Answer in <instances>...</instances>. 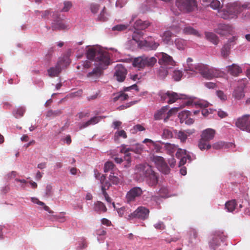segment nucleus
<instances>
[{
    "label": "nucleus",
    "mask_w": 250,
    "mask_h": 250,
    "mask_svg": "<svg viewBox=\"0 0 250 250\" xmlns=\"http://www.w3.org/2000/svg\"><path fill=\"white\" fill-rule=\"evenodd\" d=\"M144 56L136 58L133 62V65L139 69L145 68Z\"/></svg>",
    "instance_id": "bb28decb"
},
{
    "label": "nucleus",
    "mask_w": 250,
    "mask_h": 250,
    "mask_svg": "<svg viewBox=\"0 0 250 250\" xmlns=\"http://www.w3.org/2000/svg\"><path fill=\"white\" fill-rule=\"evenodd\" d=\"M114 165L111 162H107L104 164V172H107L111 170H112L114 167Z\"/></svg>",
    "instance_id": "6e6d98bb"
},
{
    "label": "nucleus",
    "mask_w": 250,
    "mask_h": 250,
    "mask_svg": "<svg viewBox=\"0 0 250 250\" xmlns=\"http://www.w3.org/2000/svg\"><path fill=\"white\" fill-rule=\"evenodd\" d=\"M153 161L156 164L158 169L163 173L168 174L170 172V169L165 161L163 157L158 156H154Z\"/></svg>",
    "instance_id": "6e6552de"
},
{
    "label": "nucleus",
    "mask_w": 250,
    "mask_h": 250,
    "mask_svg": "<svg viewBox=\"0 0 250 250\" xmlns=\"http://www.w3.org/2000/svg\"><path fill=\"white\" fill-rule=\"evenodd\" d=\"M175 44L178 49H183L186 45V41L182 39H176Z\"/></svg>",
    "instance_id": "09e8293b"
},
{
    "label": "nucleus",
    "mask_w": 250,
    "mask_h": 250,
    "mask_svg": "<svg viewBox=\"0 0 250 250\" xmlns=\"http://www.w3.org/2000/svg\"><path fill=\"white\" fill-rule=\"evenodd\" d=\"M198 147L201 150L205 149H209L211 148V145L209 144V142L204 140L201 137L198 143Z\"/></svg>",
    "instance_id": "c85d7f7f"
},
{
    "label": "nucleus",
    "mask_w": 250,
    "mask_h": 250,
    "mask_svg": "<svg viewBox=\"0 0 250 250\" xmlns=\"http://www.w3.org/2000/svg\"><path fill=\"white\" fill-rule=\"evenodd\" d=\"M158 57L159 58V63L167 68H171L175 65V62L173 60L172 57L166 53L161 52L159 53Z\"/></svg>",
    "instance_id": "423d86ee"
},
{
    "label": "nucleus",
    "mask_w": 250,
    "mask_h": 250,
    "mask_svg": "<svg viewBox=\"0 0 250 250\" xmlns=\"http://www.w3.org/2000/svg\"><path fill=\"white\" fill-rule=\"evenodd\" d=\"M222 233L217 232L214 234L211 241L209 242V247L212 250H216V249L219 246V239H221Z\"/></svg>",
    "instance_id": "a211bd4d"
},
{
    "label": "nucleus",
    "mask_w": 250,
    "mask_h": 250,
    "mask_svg": "<svg viewBox=\"0 0 250 250\" xmlns=\"http://www.w3.org/2000/svg\"><path fill=\"white\" fill-rule=\"evenodd\" d=\"M143 193L142 189L139 187L131 188L126 193V199L127 203L134 202L136 198L141 196Z\"/></svg>",
    "instance_id": "1a4fd4ad"
},
{
    "label": "nucleus",
    "mask_w": 250,
    "mask_h": 250,
    "mask_svg": "<svg viewBox=\"0 0 250 250\" xmlns=\"http://www.w3.org/2000/svg\"><path fill=\"white\" fill-rule=\"evenodd\" d=\"M168 108L169 106L168 105L162 107L154 114V119L156 120H160L162 119H164V118H166V113L168 110Z\"/></svg>",
    "instance_id": "393cba45"
},
{
    "label": "nucleus",
    "mask_w": 250,
    "mask_h": 250,
    "mask_svg": "<svg viewBox=\"0 0 250 250\" xmlns=\"http://www.w3.org/2000/svg\"><path fill=\"white\" fill-rule=\"evenodd\" d=\"M177 137L180 140L181 142L184 143L187 140L188 135L185 132L183 131H180L177 132Z\"/></svg>",
    "instance_id": "603ef678"
},
{
    "label": "nucleus",
    "mask_w": 250,
    "mask_h": 250,
    "mask_svg": "<svg viewBox=\"0 0 250 250\" xmlns=\"http://www.w3.org/2000/svg\"><path fill=\"white\" fill-rule=\"evenodd\" d=\"M127 74L126 68L122 64H117L115 67L114 77L119 82H123L125 79Z\"/></svg>",
    "instance_id": "9d476101"
},
{
    "label": "nucleus",
    "mask_w": 250,
    "mask_h": 250,
    "mask_svg": "<svg viewBox=\"0 0 250 250\" xmlns=\"http://www.w3.org/2000/svg\"><path fill=\"white\" fill-rule=\"evenodd\" d=\"M241 8L236 3H229L225 8L218 11V16L225 20H229L237 17Z\"/></svg>",
    "instance_id": "f03ea898"
},
{
    "label": "nucleus",
    "mask_w": 250,
    "mask_h": 250,
    "mask_svg": "<svg viewBox=\"0 0 250 250\" xmlns=\"http://www.w3.org/2000/svg\"><path fill=\"white\" fill-rule=\"evenodd\" d=\"M228 145L225 144L224 142L221 141L214 143L212 147L214 149H219L223 148L224 146H225V147H227Z\"/></svg>",
    "instance_id": "4d7b16f0"
},
{
    "label": "nucleus",
    "mask_w": 250,
    "mask_h": 250,
    "mask_svg": "<svg viewBox=\"0 0 250 250\" xmlns=\"http://www.w3.org/2000/svg\"><path fill=\"white\" fill-rule=\"evenodd\" d=\"M166 66L161 65L157 71V74L161 78H165L168 74L167 69Z\"/></svg>",
    "instance_id": "79ce46f5"
},
{
    "label": "nucleus",
    "mask_w": 250,
    "mask_h": 250,
    "mask_svg": "<svg viewBox=\"0 0 250 250\" xmlns=\"http://www.w3.org/2000/svg\"><path fill=\"white\" fill-rule=\"evenodd\" d=\"M64 62V60H60L57 62L56 65L54 67L50 68L47 70L49 76L51 77H57L62 71V66Z\"/></svg>",
    "instance_id": "2eb2a0df"
},
{
    "label": "nucleus",
    "mask_w": 250,
    "mask_h": 250,
    "mask_svg": "<svg viewBox=\"0 0 250 250\" xmlns=\"http://www.w3.org/2000/svg\"><path fill=\"white\" fill-rule=\"evenodd\" d=\"M152 167L148 164H139L135 167V173L140 178H145L149 172H151Z\"/></svg>",
    "instance_id": "0eeeda50"
},
{
    "label": "nucleus",
    "mask_w": 250,
    "mask_h": 250,
    "mask_svg": "<svg viewBox=\"0 0 250 250\" xmlns=\"http://www.w3.org/2000/svg\"><path fill=\"white\" fill-rule=\"evenodd\" d=\"M102 190L106 191L111 186L110 183L108 181H105L104 183H102Z\"/></svg>",
    "instance_id": "69168bd1"
},
{
    "label": "nucleus",
    "mask_w": 250,
    "mask_h": 250,
    "mask_svg": "<svg viewBox=\"0 0 250 250\" xmlns=\"http://www.w3.org/2000/svg\"><path fill=\"white\" fill-rule=\"evenodd\" d=\"M149 210L145 207H139L134 211L128 216L127 219L132 218H138L141 220H145L148 217Z\"/></svg>",
    "instance_id": "39448f33"
},
{
    "label": "nucleus",
    "mask_w": 250,
    "mask_h": 250,
    "mask_svg": "<svg viewBox=\"0 0 250 250\" xmlns=\"http://www.w3.org/2000/svg\"><path fill=\"white\" fill-rule=\"evenodd\" d=\"M62 113L61 110H57L53 111L52 110H49L46 113V117L47 118L50 117H55L56 116L60 115Z\"/></svg>",
    "instance_id": "a18cd8bd"
},
{
    "label": "nucleus",
    "mask_w": 250,
    "mask_h": 250,
    "mask_svg": "<svg viewBox=\"0 0 250 250\" xmlns=\"http://www.w3.org/2000/svg\"><path fill=\"white\" fill-rule=\"evenodd\" d=\"M162 137L165 139H170L172 138L173 133L172 131L168 128L164 129Z\"/></svg>",
    "instance_id": "3c124183"
},
{
    "label": "nucleus",
    "mask_w": 250,
    "mask_h": 250,
    "mask_svg": "<svg viewBox=\"0 0 250 250\" xmlns=\"http://www.w3.org/2000/svg\"><path fill=\"white\" fill-rule=\"evenodd\" d=\"M188 66L186 67V71H190L193 72H196V70L195 68L196 67L197 64L193 65L191 62H192V59L191 58H188L187 60Z\"/></svg>",
    "instance_id": "a19ab883"
},
{
    "label": "nucleus",
    "mask_w": 250,
    "mask_h": 250,
    "mask_svg": "<svg viewBox=\"0 0 250 250\" xmlns=\"http://www.w3.org/2000/svg\"><path fill=\"white\" fill-rule=\"evenodd\" d=\"M205 37L207 40L210 42L215 45H217L219 42L218 37L213 33L206 32L205 33Z\"/></svg>",
    "instance_id": "a878e982"
},
{
    "label": "nucleus",
    "mask_w": 250,
    "mask_h": 250,
    "mask_svg": "<svg viewBox=\"0 0 250 250\" xmlns=\"http://www.w3.org/2000/svg\"><path fill=\"white\" fill-rule=\"evenodd\" d=\"M25 112V109L23 107H20L13 111V114L15 118H19L22 117Z\"/></svg>",
    "instance_id": "58836bf2"
},
{
    "label": "nucleus",
    "mask_w": 250,
    "mask_h": 250,
    "mask_svg": "<svg viewBox=\"0 0 250 250\" xmlns=\"http://www.w3.org/2000/svg\"><path fill=\"white\" fill-rule=\"evenodd\" d=\"M173 34L170 30L165 31L161 36L163 42L167 44H170L173 43L172 37Z\"/></svg>",
    "instance_id": "412c9836"
},
{
    "label": "nucleus",
    "mask_w": 250,
    "mask_h": 250,
    "mask_svg": "<svg viewBox=\"0 0 250 250\" xmlns=\"http://www.w3.org/2000/svg\"><path fill=\"white\" fill-rule=\"evenodd\" d=\"M144 64L145 67L153 66L157 62V60L155 57H147L144 56Z\"/></svg>",
    "instance_id": "7c9ffc66"
},
{
    "label": "nucleus",
    "mask_w": 250,
    "mask_h": 250,
    "mask_svg": "<svg viewBox=\"0 0 250 250\" xmlns=\"http://www.w3.org/2000/svg\"><path fill=\"white\" fill-rule=\"evenodd\" d=\"M228 72L231 75L236 77L242 72V68L237 64L233 63L227 66Z\"/></svg>",
    "instance_id": "f3484780"
},
{
    "label": "nucleus",
    "mask_w": 250,
    "mask_h": 250,
    "mask_svg": "<svg viewBox=\"0 0 250 250\" xmlns=\"http://www.w3.org/2000/svg\"><path fill=\"white\" fill-rule=\"evenodd\" d=\"M91 66V62L88 60L81 61L77 64L76 68L82 72H86L87 70Z\"/></svg>",
    "instance_id": "b1692460"
},
{
    "label": "nucleus",
    "mask_w": 250,
    "mask_h": 250,
    "mask_svg": "<svg viewBox=\"0 0 250 250\" xmlns=\"http://www.w3.org/2000/svg\"><path fill=\"white\" fill-rule=\"evenodd\" d=\"M151 37H149L147 38V40H143L142 42H140L139 46L140 47H145L149 50H156L160 44L155 41L149 40L151 39Z\"/></svg>",
    "instance_id": "4468645a"
},
{
    "label": "nucleus",
    "mask_w": 250,
    "mask_h": 250,
    "mask_svg": "<svg viewBox=\"0 0 250 250\" xmlns=\"http://www.w3.org/2000/svg\"><path fill=\"white\" fill-rule=\"evenodd\" d=\"M128 27V25L125 24H118L117 25L114 26L112 27V30L113 31H123L125 30Z\"/></svg>",
    "instance_id": "5fc2aeb1"
},
{
    "label": "nucleus",
    "mask_w": 250,
    "mask_h": 250,
    "mask_svg": "<svg viewBox=\"0 0 250 250\" xmlns=\"http://www.w3.org/2000/svg\"><path fill=\"white\" fill-rule=\"evenodd\" d=\"M190 112L188 111H183L179 114L178 117L180 120V122L183 123L189 116Z\"/></svg>",
    "instance_id": "49530a36"
},
{
    "label": "nucleus",
    "mask_w": 250,
    "mask_h": 250,
    "mask_svg": "<svg viewBox=\"0 0 250 250\" xmlns=\"http://www.w3.org/2000/svg\"><path fill=\"white\" fill-rule=\"evenodd\" d=\"M182 72L180 70H175L173 72V77L175 81H179L182 77Z\"/></svg>",
    "instance_id": "bf43d9fd"
},
{
    "label": "nucleus",
    "mask_w": 250,
    "mask_h": 250,
    "mask_svg": "<svg viewBox=\"0 0 250 250\" xmlns=\"http://www.w3.org/2000/svg\"><path fill=\"white\" fill-rule=\"evenodd\" d=\"M104 69H103L99 66H96V67L94 68L91 72H89L87 74V77L88 78H91L93 80L97 79L101 76Z\"/></svg>",
    "instance_id": "aec40b11"
},
{
    "label": "nucleus",
    "mask_w": 250,
    "mask_h": 250,
    "mask_svg": "<svg viewBox=\"0 0 250 250\" xmlns=\"http://www.w3.org/2000/svg\"><path fill=\"white\" fill-rule=\"evenodd\" d=\"M94 210L98 213L105 212L107 208L105 205L101 201H97L94 204Z\"/></svg>",
    "instance_id": "5701e85b"
},
{
    "label": "nucleus",
    "mask_w": 250,
    "mask_h": 250,
    "mask_svg": "<svg viewBox=\"0 0 250 250\" xmlns=\"http://www.w3.org/2000/svg\"><path fill=\"white\" fill-rule=\"evenodd\" d=\"M91 11L93 13H96L99 9V5L97 4H92L90 5Z\"/></svg>",
    "instance_id": "338daca9"
},
{
    "label": "nucleus",
    "mask_w": 250,
    "mask_h": 250,
    "mask_svg": "<svg viewBox=\"0 0 250 250\" xmlns=\"http://www.w3.org/2000/svg\"><path fill=\"white\" fill-rule=\"evenodd\" d=\"M225 73L223 71L212 67L211 79L213 78L223 77Z\"/></svg>",
    "instance_id": "37998d69"
},
{
    "label": "nucleus",
    "mask_w": 250,
    "mask_h": 250,
    "mask_svg": "<svg viewBox=\"0 0 250 250\" xmlns=\"http://www.w3.org/2000/svg\"><path fill=\"white\" fill-rule=\"evenodd\" d=\"M243 89L242 87H238L235 89L233 93V96L237 100H240L244 97Z\"/></svg>",
    "instance_id": "2f4dec72"
},
{
    "label": "nucleus",
    "mask_w": 250,
    "mask_h": 250,
    "mask_svg": "<svg viewBox=\"0 0 250 250\" xmlns=\"http://www.w3.org/2000/svg\"><path fill=\"white\" fill-rule=\"evenodd\" d=\"M214 31L221 36L232 34L234 32L233 28L231 25L223 23L218 24L214 29Z\"/></svg>",
    "instance_id": "f8f14e48"
},
{
    "label": "nucleus",
    "mask_w": 250,
    "mask_h": 250,
    "mask_svg": "<svg viewBox=\"0 0 250 250\" xmlns=\"http://www.w3.org/2000/svg\"><path fill=\"white\" fill-rule=\"evenodd\" d=\"M144 33L141 31H136L133 32L132 34V40L135 41L139 46L140 42H142L141 39L142 38Z\"/></svg>",
    "instance_id": "473e14b6"
},
{
    "label": "nucleus",
    "mask_w": 250,
    "mask_h": 250,
    "mask_svg": "<svg viewBox=\"0 0 250 250\" xmlns=\"http://www.w3.org/2000/svg\"><path fill=\"white\" fill-rule=\"evenodd\" d=\"M102 118L100 116H95L91 118L89 120L83 123L81 126V128H85L90 125H95L98 123Z\"/></svg>",
    "instance_id": "cd10ccee"
},
{
    "label": "nucleus",
    "mask_w": 250,
    "mask_h": 250,
    "mask_svg": "<svg viewBox=\"0 0 250 250\" xmlns=\"http://www.w3.org/2000/svg\"><path fill=\"white\" fill-rule=\"evenodd\" d=\"M145 178L148 185L151 187L156 186L158 181V176L152 169L151 172H149Z\"/></svg>",
    "instance_id": "dca6fc26"
},
{
    "label": "nucleus",
    "mask_w": 250,
    "mask_h": 250,
    "mask_svg": "<svg viewBox=\"0 0 250 250\" xmlns=\"http://www.w3.org/2000/svg\"><path fill=\"white\" fill-rule=\"evenodd\" d=\"M163 101L171 104L175 102L177 100L181 99H186L187 96L183 94H178L172 91H167L166 92L161 91L158 94Z\"/></svg>",
    "instance_id": "7ed1b4c3"
},
{
    "label": "nucleus",
    "mask_w": 250,
    "mask_h": 250,
    "mask_svg": "<svg viewBox=\"0 0 250 250\" xmlns=\"http://www.w3.org/2000/svg\"><path fill=\"white\" fill-rule=\"evenodd\" d=\"M217 96L222 100H225L227 99V96L222 91L218 90L216 92Z\"/></svg>",
    "instance_id": "774afa93"
},
{
    "label": "nucleus",
    "mask_w": 250,
    "mask_h": 250,
    "mask_svg": "<svg viewBox=\"0 0 250 250\" xmlns=\"http://www.w3.org/2000/svg\"><path fill=\"white\" fill-rule=\"evenodd\" d=\"M37 15L41 14L42 18H48L49 16L51 14V12L49 10H45L44 11L40 12L37 11Z\"/></svg>",
    "instance_id": "680f3d73"
},
{
    "label": "nucleus",
    "mask_w": 250,
    "mask_h": 250,
    "mask_svg": "<svg viewBox=\"0 0 250 250\" xmlns=\"http://www.w3.org/2000/svg\"><path fill=\"white\" fill-rule=\"evenodd\" d=\"M179 107H175L170 109L167 113V116L166 118H164V122H167L170 117H171L173 114H175L179 110Z\"/></svg>",
    "instance_id": "8fccbe9b"
},
{
    "label": "nucleus",
    "mask_w": 250,
    "mask_h": 250,
    "mask_svg": "<svg viewBox=\"0 0 250 250\" xmlns=\"http://www.w3.org/2000/svg\"><path fill=\"white\" fill-rule=\"evenodd\" d=\"M187 156V157L188 160L190 161L191 156L187 154V150L185 149H182L181 148H178L177 149V152L176 153V156L177 158H179L180 157H183V156Z\"/></svg>",
    "instance_id": "c03bdc74"
},
{
    "label": "nucleus",
    "mask_w": 250,
    "mask_h": 250,
    "mask_svg": "<svg viewBox=\"0 0 250 250\" xmlns=\"http://www.w3.org/2000/svg\"><path fill=\"white\" fill-rule=\"evenodd\" d=\"M215 134V130L211 128H207L203 130L201 135V137L205 140L209 142L213 139Z\"/></svg>",
    "instance_id": "6ab92c4d"
},
{
    "label": "nucleus",
    "mask_w": 250,
    "mask_h": 250,
    "mask_svg": "<svg viewBox=\"0 0 250 250\" xmlns=\"http://www.w3.org/2000/svg\"><path fill=\"white\" fill-rule=\"evenodd\" d=\"M168 189L167 187H162L159 190L158 194L159 196L162 198H167L168 196Z\"/></svg>",
    "instance_id": "de8ad7c7"
},
{
    "label": "nucleus",
    "mask_w": 250,
    "mask_h": 250,
    "mask_svg": "<svg viewBox=\"0 0 250 250\" xmlns=\"http://www.w3.org/2000/svg\"><path fill=\"white\" fill-rule=\"evenodd\" d=\"M106 15L107 13L105 11V8L104 7L102 12H101L100 14L99 15L98 19H99V20L103 21H106L107 19Z\"/></svg>",
    "instance_id": "13d9d810"
},
{
    "label": "nucleus",
    "mask_w": 250,
    "mask_h": 250,
    "mask_svg": "<svg viewBox=\"0 0 250 250\" xmlns=\"http://www.w3.org/2000/svg\"><path fill=\"white\" fill-rule=\"evenodd\" d=\"M184 33L186 34L193 35L196 36H200V34L198 32L194 29L193 27L190 26H187L183 29Z\"/></svg>",
    "instance_id": "e433bc0d"
},
{
    "label": "nucleus",
    "mask_w": 250,
    "mask_h": 250,
    "mask_svg": "<svg viewBox=\"0 0 250 250\" xmlns=\"http://www.w3.org/2000/svg\"><path fill=\"white\" fill-rule=\"evenodd\" d=\"M212 69L203 64H197L195 69L196 72L199 73L203 77L208 80L211 79Z\"/></svg>",
    "instance_id": "ddd939ff"
},
{
    "label": "nucleus",
    "mask_w": 250,
    "mask_h": 250,
    "mask_svg": "<svg viewBox=\"0 0 250 250\" xmlns=\"http://www.w3.org/2000/svg\"><path fill=\"white\" fill-rule=\"evenodd\" d=\"M112 174L111 173L109 175V179L113 184L117 185L120 182V179L117 176H115L113 174Z\"/></svg>",
    "instance_id": "052dcab7"
},
{
    "label": "nucleus",
    "mask_w": 250,
    "mask_h": 250,
    "mask_svg": "<svg viewBox=\"0 0 250 250\" xmlns=\"http://www.w3.org/2000/svg\"><path fill=\"white\" fill-rule=\"evenodd\" d=\"M131 150H132V149L129 148L125 149V145L122 146V148L121 150V152L125 154V159L128 163L131 162L130 154L129 153V151Z\"/></svg>",
    "instance_id": "4c0bfd02"
},
{
    "label": "nucleus",
    "mask_w": 250,
    "mask_h": 250,
    "mask_svg": "<svg viewBox=\"0 0 250 250\" xmlns=\"http://www.w3.org/2000/svg\"><path fill=\"white\" fill-rule=\"evenodd\" d=\"M120 137H122L124 139L127 138V135L126 132L124 130H121L119 131H117L115 133L114 135V139L115 140H118Z\"/></svg>",
    "instance_id": "864d4df0"
},
{
    "label": "nucleus",
    "mask_w": 250,
    "mask_h": 250,
    "mask_svg": "<svg viewBox=\"0 0 250 250\" xmlns=\"http://www.w3.org/2000/svg\"><path fill=\"white\" fill-rule=\"evenodd\" d=\"M230 49V43L225 44L221 49V55L223 57L226 58L229 54Z\"/></svg>",
    "instance_id": "72a5a7b5"
},
{
    "label": "nucleus",
    "mask_w": 250,
    "mask_h": 250,
    "mask_svg": "<svg viewBox=\"0 0 250 250\" xmlns=\"http://www.w3.org/2000/svg\"><path fill=\"white\" fill-rule=\"evenodd\" d=\"M86 57L89 60L95 61V65L103 69H106L110 63L109 53L97 47L89 48L86 52Z\"/></svg>",
    "instance_id": "f257e3e1"
},
{
    "label": "nucleus",
    "mask_w": 250,
    "mask_h": 250,
    "mask_svg": "<svg viewBox=\"0 0 250 250\" xmlns=\"http://www.w3.org/2000/svg\"><path fill=\"white\" fill-rule=\"evenodd\" d=\"M128 97V95L124 92H120L116 94H114V97L113 98V100L114 102H116L118 100H120L121 101H125L126 100Z\"/></svg>",
    "instance_id": "c9c22d12"
},
{
    "label": "nucleus",
    "mask_w": 250,
    "mask_h": 250,
    "mask_svg": "<svg viewBox=\"0 0 250 250\" xmlns=\"http://www.w3.org/2000/svg\"><path fill=\"white\" fill-rule=\"evenodd\" d=\"M210 3L209 6L214 10H217L218 11L220 10L222 7L221 4L219 0H211L210 1L207 2Z\"/></svg>",
    "instance_id": "ea45409f"
},
{
    "label": "nucleus",
    "mask_w": 250,
    "mask_h": 250,
    "mask_svg": "<svg viewBox=\"0 0 250 250\" xmlns=\"http://www.w3.org/2000/svg\"><path fill=\"white\" fill-rule=\"evenodd\" d=\"M64 6L62 9V12H67L69 10V9L72 7V3L70 1H64Z\"/></svg>",
    "instance_id": "e2e57ef3"
},
{
    "label": "nucleus",
    "mask_w": 250,
    "mask_h": 250,
    "mask_svg": "<svg viewBox=\"0 0 250 250\" xmlns=\"http://www.w3.org/2000/svg\"><path fill=\"white\" fill-rule=\"evenodd\" d=\"M150 23L147 21H143L141 20H137L134 23V27L138 31L144 30L150 26Z\"/></svg>",
    "instance_id": "4be33fe9"
},
{
    "label": "nucleus",
    "mask_w": 250,
    "mask_h": 250,
    "mask_svg": "<svg viewBox=\"0 0 250 250\" xmlns=\"http://www.w3.org/2000/svg\"><path fill=\"white\" fill-rule=\"evenodd\" d=\"M237 205L236 202L235 200H232L227 202L225 204V208L229 212H232L236 208Z\"/></svg>",
    "instance_id": "f704fd0d"
},
{
    "label": "nucleus",
    "mask_w": 250,
    "mask_h": 250,
    "mask_svg": "<svg viewBox=\"0 0 250 250\" xmlns=\"http://www.w3.org/2000/svg\"><path fill=\"white\" fill-rule=\"evenodd\" d=\"M195 104L198 105L201 108H206L208 106L209 104L207 101H200Z\"/></svg>",
    "instance_id": "0e129e2a"
},
{
    "label": "nucleus",
    "mask_w": 250,
    "mask_h": 250,
    "mask_svg": "<svg viewBox=\"0 0 250 250\" xmlns=\"http://www.w3.org/2000/svg\"><path fill=\"white\" fill-rule=\"evenodd\" d=\"M176 5L180 11L190 12L197 7L195 0H176Z\"/></svg>",
    "instance_id": "20e7f679"
},
{
    "label": "nucleus",
    "mask_w": 250,
    "mask_h": 250,
    "mask_svg": "<svg viewBox=\"0 0 250 250\" xmlns=\"http://www.w3.org/2000/svg\"><path fill=\"white\" fill-rule=\"evenodd\" d=\"M235 125L241 130L250 132V116L246 115L238 119Z\"/></svg>",
    "instance_id": "9b49d317"
},
{
    "label": "nucleus",
    "mask_w": 250,
    "mask_h": 250,
    "mask_svg": "<svg viewBox=\"0 0 250 250\" xmlns=\"http://www.w3.org/2000/svg\"><path fill=\"white\" fill-rule=\"evenodd\" d=\"M164 147L167 150V153L171 156H173V153L177 149V146L170 143L165 144Z\"/></svg>",
    "instance_id": "c756f323"
}]
</instances>
